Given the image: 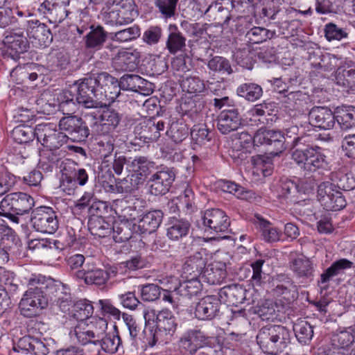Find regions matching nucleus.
Masks as SVG:
<instances>
[{
    "label": "nucleus",
    "instance_id": "56",
    "mask_svg": "<svg viewBox=\"0 0 355 355\" xmlns=\"http://www.w3.org/2000/svg\"><path fill=\"white\" fill-rule=\"evenodd\" d=\"M141 298L144 302H155L161 296L162 288L155 284H141L138 286Z\"/></svg>",
    "mask_w": 355,
    "mask_h": 355
},
{
    "label": "nucleus",
    "instance_id": "14",
    "mask_svg": "<svg viewBox=\"0 0 355 355\" xmlns=\"http://www.w3.org/2000/svg\"><path fill=\"white\" fill-rule=\"evenodd\" d=\"M243 121L239 109L236 106H228V108H224L218 115L216 125L221 134L227 135L239 130Z\"/></svg>",
    "mask_w": 355,
    "mask_h": 355
},
{
    "label": "nucleus",
    "instance_id": "5",
    "mask_svg": "<svg viewBox=\"0 0 355 355\" xmlns=\"http://www.w3.org/2000/svg\"><path fill=\"white\" fill-rule=\"evenodd\" d=\"M53 123H42L36 125V139L44 148L57 150L66 144L69 136Z\"/></svg>",
    "mask_w": 355,
    "mask_h": 355
},
{
    "label": "nucleus",
    "instance_id": "7",
    "mask_svg": "<svg viewBox=\"0 0 355 355\" xmlns=\"http://www.w3.org/2000/svg\"><path fill=\"white\" fill-rule=\"evenodd\" d=\"M62 186L76 188L85 186L89 180L90 168L81 167L76 162L67 159L62 162Z\"/></svg>",
    "mask_w": 355,
    "mask_h": 355
},
{
    "label": "nucleus",
    "instance_id": "31",
    "mask_svg": "<svg viewBox=\"0 0 355 355\" xmlns=\"http://www.w3.org/2000/svg\"><path fill=\"white\" fill-rule=\"evenodd\" d=\"M227 277L226 265L216 262L205 266L200 279L211 285L220 284Z\"/></svg>",
    "mask_w": 355,
    "mask_h": 355
},
{
    "label": "nucleus",
    "instance_id": "26",
    "mask_svg": "<svg viewBox=\"0 0 355 355\" xmlns=\"http://www.w3.org/2000/svg\"><path fill=\"white\" fill-rule=\"evenodd\" d=\"M110 35L101 25H96L87 32L83 37V42L85 49L97 51L102 49Z\"/></svg>",
    "mask_w": 355,
    "mask_h": 355
},
{
    "label": "nucleus",
    "instance_id": "47",
    "mask_svg": "<svg viewBox=\"0 0 355 355\" xmlns=\"http://www.w3.org/2000/svg\"><path fill=\"white\" fill-rule=\"evenodd\" d=\"M121 116L114 110H104L101 115V132H110L119 125Z\"/></svg>",
    "mask_w": 355,
    "mask_h": 355
},
{
    "label": "nucleus",
    "instance_id": "24",
    "mask_svg": "<svg viewBox=\"0 0 355 355\" xmlns=\"http://www.w3.org/2000/svg\"><path fill=\"white\" fill-rule=\"evenodd\" d=\"M276 281L277 284L272 289L274 295L282 296L288 302H293L298 297V287L287 275H279Z\"/></svg>",
    "mask_w": 355,
    "mask_h": 355
},
{
    "label": "nucleus",
    "instance_id": "62",
    "mask_svg": "<svg viewBox=\"0 0 355 355\" xmlns=\"http://www.w3.org/2000/svg\"><path fill=\"white\" fill-rule=\"evenodd\" d=\"M76 30L80 35H84L96 25L92 23V17L87 9L81 10L76 16Z\"/></svg>",
    "mask_w": 355,
    "mask_h": 355
},
{
    "label": "nucleus",
    "instance_id": "38",
    "mask_svg": "<svg viewBox=\"0 0 355 355\" xmlns=\"http://www.w3.org/2000/svg\"><path fill=\"white\" fill-rule=\"evenodd\" d=\"M201 281L198 277H189L187 281L180 284L178 287H175L173 292L188 298L196 296L202 289Z\"/></svg>",
    "mask_w": 355,
    "mask_h": 355
},
{
    "label": "nucleus",
    "instance_id": "64",
    "mask_svg": "<svg viewBox=\"0 0 355 355\" xmlns=\"http://www.w3.org/2000/svg\"><path fill=\"white\" fill-rule=\"evenodd\" d=\"M181 85L183 91L193 94L202 92L205 88L204 82L196 76L186 78L182 80Z\"/></svg>",
    "mask_w": 355,
    "mask_h": 355
},
{
    "label": "nucleus",
    "instance_id": "48",
    "mask_svg": "<svg viewBox=\"0 0 355 355\" xmlns=\"http://www.w3.org/2000/svg\"><path fill=\"white\" fill-rule=\"evenodd\" d=\"M236 92L239 96L252 102L259 99L263 94L261 87L252 83L241 84L237 87Z\"/></svg>",
    "mask_w": 355,
    "mask_h": 355
},
{
    "label": "nucleus",
    "instance_id": "45",
    "mask_svg": "<svg viewBox=\"0 0 355 355\" xmlns=\"http://www.w3.org/2000/svg\"><path fill=\"white\" fill-rule=\"evenodd\" d=\"M71 336L74 335L80 344L85 345L93 344L97 345L98 342L96 341L92 331L87 326V322H78L73 331L70 332Z\"/></svg>",
    "mask_w": 355,
    "mask_h": 355
},
{
    "label": "nucleus",
    "instance_id": "21",
    "mask_svg": "<svg viewBox=\"0 0 355 355\" xmlns=\"http://www.w3.org/2000/svg\"><path fill=\"white\" fill-rule=\"evenodd\" d=\"M26 34L33 40V43L40 46H47L53 40L50 28L39 20L31 19L27 21Z\"/></svg>",
    "mask_w": 355,
    "mask_h": 355
},
{
    "label": "nucleus",
    "instance_id": "55",
    "mask_svg": "<svg viewBox=\"0 0 355 355\" xmlns=\"http://www.w3.org/2000/svg\"><path fill=\"white\" fill-rule=\"evenodd\" d=\"M179 0H154V5L162 18L168 19L175 15Z\"/></svg>",
    "mask_w": 355,
    "mask_h": 355
},
{
    "label": "nucleus",
    "instance_id": "43",
    "mask_svg": "<svg viewBox=\"0 0 355 355\" xmlns=\"http://www.w3.org/2000/svg\"><path fill=\"white\" fill-rule=\"evenodd\" d=\"M353 262L347 259H340L334 261L321 275L319 284H326L330 279L342 272L343 270L353 266Z\"/></svg>",
    "mask_w": 355,
    "mask_h": 355
},
{
    "label": "nucleus",
    "instance_id": "42",
    "mask_svg": "<svg viewBox=\"0 0 355 355\" xmlns=\"http://www.w3.org/2000/svg\"><path fill=\"white\" fill-rule=\"evenodd\" d=\"M94 312V307L91 302L87 300H80L75 302L69 313L78 322H87Z\"/></svg>",
    "mask_w": 355,
    "mask_h": 355
},
{
    "label": "nucleus",
    "instance_id": "23",
    "mask_svg": "<svg viewBox=\"0 0 355 355\" xmlns=\"http://www.w3.org/2000/svg\"><path fill=\"white\" fill-rule=\"evenodd\" d=\"M253 224L261 239L266 243H275L280 240L282 230L261 215L255 214Z\"/></svg>",
    "mask_w": 355,
    "mask_h": 355
},
{
    "label": "nucleus",
    "instance_id": "18",
    "mask_svg": "<svg viewBox=\"0 0 355 355\" xmlns=\"http://www.w3.org/2000/svg\"><path fill=\"white\" fill-rule=\"evenodd\" d=\"M220 305L219 296L207 295L196 304L194 315L200 320H211L219 315Z\"/></svg>",
    "mask_w": 355,
    "mask_h": 355
},
{
    "label": "nucleus",
    "instance_id": "29",
    "mask_svg": "<svg viewBox=\"0 0 355 355\" xmlns=\"http://www.w3.org/2000/svg\"><path fill=\"white\" fill-rule=\"evenodd\" d=\"M191 224L186 218H170L166 229V236L172 241H178L186 238L190 232Z\"/></svg>",
    "mask_w": 355,
    "mask_h": 355
},
{
    "label": "nucleus",
    "instance_id": "51",
    "mask_svg": "<svg viewBox=\"0 0 355 355\" xmlns=\"http://www.w3.org/2000/svg\"><path fill=\"white\" fill-rule=\"evenodd\" d=\"M293 331L297 340L304 345L309 343L313 336V327L305 320H300L295 323Z\"/></svg>",
    "mask_w": 355,
    "mask_h": 355
},
{
    "label": "nucleus",
    "instance_id": "10",
    "mask_svg": "<svg viewBox=\"0 0 355 355\" xmlns=\"http://www.w3.org/2000/svg\"><path fill=\"white\" fill-rule=\"evenodd\" d=\"M48 299L42 291L26 290L19 302V310L22 315L32 318L46 308Z\"/></svg>",
    "mask_w": 355,
    "mask_h": 355
},
{
    "label": "nucleus",
    "instance_id": "63",
    "mask_svg": "<svg viewBox=\"0 0 355 355\" xmlns=\"http://www.w3.org/2000/svg\"><path fill=\"white\" fill-rule=\"evenodd\" d=\"M329 198H327L322 206L327 211H336L345 207L347 202L341 192H335Z\"/></svg>",
    "mask_w": 355,
    "mask_h": 355
},
{
    "label": "nucleus",
    "instance_id": "58",
    "mask_svg": "<svg viewBox=\"0 0 355 355\" xmlns=\"http://www.w3.org/2000/svg\"><path fill=\"white\" fill-rule=\"evenodd\" d=\"M55 150H47L41 153L39 160V167L46 172L52 171L54 166L60 160L58 154Z\"/></svg>",
    "mask_w": 355,
    "mask_h": 355
},
{
    "label": "nucleus",
    "instance_id": "54",
    "mask_svg": "<svg viewBox=\"0 0 355 355\" xmlns=\"http://www.w3.org/2000/svg\"><path fill=\"white\" fill-rule=\"evenodd\" d=\"M273 33L262 27H253L249 30L245 35V40L250 44H260L270 39Z\"/></svg>",
    "mask_w": 355,
    "mask_h": 355
},
{
    "label": "nucleus",
    "instance_id": "35",
    "mask_svg": "<svg viewBox=\"0 0 355 355\" xmlns=\"http://www.w3.org/2000/svg\"><path fill=\"white\" fill-rule=\"evenodd\" d=\"M137 128H139L140 137L150 141H157L161 136V131L165 128V123L162 121L155 122V120H148L140 123Z\"/></svg>",
    "mask_w": 355,
    "mask_h": 355
},
{
    "label": "nucleus",
    "instance_id": "20",
    "mask_svg": "<svg viewBox=\"0 0 355 355\" xmlns=\"http://www.w3.org/2000/svg\"><path fill=\"white\" fill-rule=\"evenodd\" d=\"M309 123L320 129L331 130L336 123L335 111L327 107L315 106L309 113Z\"/></svg>",
    "mask_w": 355,
    "mask_h": 355
},
{
    "label": "nucleus",
    "instance_id": "27",
    "mask_svg": "<svg viewBox=\"0 0 355 355\" xmlns=\"http://www.w3.org/2000/svg\"><path fill=\"white\" fill-rule=\"evenodd\" d=\"M206 260L205 254L200 252H196L192 256L189 257L182 266L184 277L186 279L189 277L200 278L205 268Z\"/></svg>",
    "mask_w": 355,
    "mask_h": 355
},
{
    "label": "nucleus",
    "instance_id": "49",
    "mask_svg": "<svg viewBox=\"0 0 355 355\" xmlns=\"http://www.w3.org/2000/svg\"><path fill=\"white\" fill-rule=\"evenodd\" d=\"M11 137L18 144H27L36 137V127L21 125L15 127L11 132Z\"/></svg>",
    "mask_w": 355,
    "mask_h": 355
},
{
    "label": "nucleus",
    "instance_id": "11",
    "mask_svg": "<svg viewBox=\"0 0 355 355\" xmlns=\"http://www.w3.org/2000/svg\"><path fill=\"white\" fill-rule=\"evenodd\" d=\"M99 94L98 99L101 103L99 107L103 105H110L119 96L121 87L117 78L113 77L107 72L98 73Z\"/></svg>",
    "mask_w": 355,
    "mask_h": 355
},
{
    "label": "nucleus",
    "instance_id": "3",
    "mask_svg": "<svg viewBox=\"0 0 355 355\" xmlns=\"http://www.w3.org/2000/svg\"><path fill=\"white\" fill-rule=\"evenodd\" d=\"M120 266L108 265L105 269L98 267H87L86 269L78 270L76 272L75 276L78 279H82L87 285H95L98 287L107 288H113L117 283L123 281H111L117 277L119 273Z\"/></svg>",
    "mask_w": 355,
    "mask_h": 355
},
{
    "label": "nucleus",
    "instance_id": "53",
    "mask_svg": "<svg viewBox=\"0 0 355 355\" xmlns=\"http://www.w3.org/2000/svg\"><path fill=\"white\" fill-rule=\"evenodd\" d=\"M146 80L139 75L125 74L119 80L121 89L123 90L137 92L141 89Z\"/></svg>",
    "mask_w": 355,
    "mask_h": 355
},
{
    "label": "nucleus",
    "instance_id": "1",
    "mask_svg": "<svg viewBox=\"0 0 355 355\" xmlns=\"http://www.w3.org/2000/svg\"><path fill=\"white\" fill-rule=\"evenodd\" d=\"M146 324H155V330L153 336L151 346L157 343H166L175 334L177 328L175 318L167 309L157 312L155 309H148L144 311Z\"/></svg>",
    "mask_w": 355,
    "mask_h": 355
},
{
    "label": "nucleus",
    "instance_id": "25",
    "mask_svg": "<svg viewBox=\"0 0 355 355\" xmlns=\"http://www.w3.org/2000/svg\"><path fill=\"white\" fill-rule=\"evenodd\" d=\"M314 187V182H311L306 185L304 181H301L300 184H297L293 180H282L280 184L279 197L289 200L292 202L297 201V194L300 193H306L312 191Z\"/></svg>",
    "mask_w": 355,
    "mask_h": 355
},
{
    "label": "nucleus",
    "instance_id": "36",
    "mask_svg": "<svg viewBox=\"0 0 355 355\" xmlns=\"http://www.w3.org/2000/svg\"><path fill=\"white\" fill-rule=\"evenodd\" d=\"M336 121L342 130H347L355 128V107L341 105L335 109Z\"/></svg>",
    "mask_w": 355,
    "mask_h": 355
},
{
    "label": "nucleus",
    "instance_id": "9",
    "mask_svg": "<svg viewBox=\"0 0 355 355\" xmlns=\"http://www.w3.org/2000/svg\"><path fill=\"white\" fill-rule=\"evenodd\" d=\"M201 221L205 232L218 235L227 233L230 225L228 216L220 209H207L202 213Z\"/></svg>",
    "mask_w": 355,
    "mask_h": 355
},
{
    "label": "nucleus",
    "instance_id": "8",
    "mask_svg": "<svg viewBox=\"0 0 355 355\" xmlns=\"http://www.w3.org/2000/svg\"><path fill=\"white\" fill-rule=\"evenodd\" d=\"M31 223L37 232L53 234L59 227L56 212L50 207L41 206L32 211Z\"/></svg>",
    "mask_w": 355,
    "mask_h": 355
},
{
    "label": "nucleus",
    "instance_id": "59",
    "mask_svg": "<svg viewBox=\"0 0 355 355\" xmlns=\"http://www.w3.org/2000/svg\"><path fill=\"white\" fill-rule=\"evenodd\" d=\"M355 335L352 327L347 329L340 331L331 337V342L338 347L348 349V347L354 343Z\"/></svg>",
    "mask_w": 355,
    "mask_h": 355
},
{
    "label": "nucleus",
    "instance_id": "13",
    "mask_svg": "<svg viewBox=\"0 0 355 355\" xmlns=\"http://www.w3.org/2000/svg\"><path fill=\"white\" fill-rule=\"evenodd\" d=\"M70 0H45L42 3L37 11L46 17L51 24H59L63 21L71 13Z\"/></svg>",
    "mask_w": 355,
    "mask_h": 355
},
{
    "label": "nucleus",
    "instance_id": "2",
    "mask_svg": "<svg viewBox=\"0 0 355 355\" xmlns=\"http://www.w3.org/2000/svg\"><path fill=\"white\" fill-rule=\"evenodd\" d=\"M257 342L264 353L277 354L291 342V332L282 325H266L257 335Z\"/></svg>",
    "mask_w": 355,
    "mask_h": 355
},
{
    "label": "nucleus",
    "instance_id": "37",
    "mask_svg": "<svg viewBox=\"0 0 355 355\" xmlns=\"http://www.w3.org/2000/svg\"><path fill=\"white\" fill-rule=\"evenodd\" d=\"M11 234V229L0 224V259L3 262L9 260V254L17 243Z\"/></svg>",
    "mask_w": 355,
    "mask_h": 355
},
{
    "label": "nucleus",
    "instance_id": "16",
    "mask_svg": "<svg viewBox=\"0 0 355 355\" xmlns=\"http://www.w3.org/2000/svg\"><path fill=\"white\" fill-rule=\"evenodd\" d=\"M175 173L173 168L162 167L149 179L150 191L153 195H164L168 192L174 180Z\"/></svg>",
    "mask_w": 355,
    "mask_h": 355
},
{
    "label": "nucleus",
    "instance_id": "61",
    "mask_svg": "<svg viewBox=\"0 0 355 355\" xmlns=\"http://www.w3.org/2000/svg\"><path fill=\"white\" fill-rule=\"evenodd\" d=\"M207 67L211 71L222 74H231L233 72L230 61L221 56H214L209 60Z\"/></svg>",
    "mask_w": 355,
    "mask_h": 355
},
{
    "label": "nucleus",
    "instance_id": "50",
    "mask_svg": "<svg viewBox=\"0 0 355 355\" xmlns=\"http://www.w3.org/2000/svg\"><path fill=\"white\" fill-rule=\"evenodd\" d=\"M189 133L187 125L182 120L172 122L166 131L167 135L177 144L181 143L187 139Z\"/></svg>",
    "mask_w": 355,
    "mask_h": 355
},
{
    "label": "nucleus",
    "instance_id": "41",
    "mask_svg": "<svg viewBox=\"0 0 355 355\" xmlns=\"http://www.w3.org/2000/svg\"><path fill=\"white\" fill-rule=\"evenodd\" d=\"M88 230L92 235L104 238L112 233V225L103 216H92L88 221Z\"/></svg>",
    "mask_w": 355,
    "mask_h": 355
},
{
    "label": "nucleus",
    "instance_id": "6",
    "mask_svg": "<svg viewBox=\"0 0 355 355\" xmlns=\"http://www.w3.org/2000/svg\"><path fill=\"white\" fill-rule=\"evenodd\" d=\"M79 103L86 108L98 107L101 105L98 99L99 94L98 78L89 76L77 81L73 85Z\"/></svg>",
    "mask_w": 355,
    "mask_h": 355
},
{
    "label": "nucleus",
    "instance_id": "17",
    "mask_svg": "<svg viewBox=\"0 0 355 355\" xmlns=\"http://www.w3.org/2000/svg\"><path fill=\"white\" fill-rule=\"evenodd\" d=\"M209 337L198 327L186 330L178 340L179 347L188 353L195 354L200 345L207 344Z\"/></svg>",
    "mask_w": 355,
    "mask_h": 355
},
{
    "label": "nucleus",
    "instance_id": "33",
    "mask_svg": "<svg viewBox=\"0 0 355 355\" xmlns=\"http://www.w3.org/2000/svg\"><path fill=\"white\" fill-rule=\"evenodd\" d=\"M219 297L221 299L225 297L226 302L237 306L247 299L246 289L239 284H231L224 286L219 291Z\"/></svg>",
    "mask_w": 355,
    "mask_h": 355
},
{
    "label": "nucleus",
    "instance_id": "52",
    "mask_svg": "<svg viewBox=\"0 0 355 355\" xmlns=\"http://www.w3.org/2000/svg\"><path fill=\"white\" fill-rule=\"evenodd\" d=\"M121 344V340L116 331L113 333H105L96 346H99L107 353L114 354L118 351Z\"/></svg>",
    "mask_w": 355,
    "mask_h": 355
},
{
    "label": "nucleus",
    "instance_id": "46",
    "mask_svg": "<svg viewBox=\"0 0 355 355\" xmlns=\"http://www.w3.org/2000/svg\"><path fill=\"white\" fill-rule=\"evenodd\" d=\"M102 134L99 135L97 139L96 145L98 148L99 153L101 157H103V162H108L107 159L112 153L114 149L115 138L109 132H101Z\"/></svg>",
    "mask_w": 355,
    "mask_h": 355
},
{
    "label": "nucleus",
    "instance_id": "4",
    "mask_svg": "<svg viewBox=\"0 0 355 355\" xmlns=\"http://www.w3.org/2000/svg\"><path fill=\"white\" fill-rule=\"evenodd\" d=\"M326 156L318 146L297 147L292 153V159L298 166L309 172H315L327 166Z\"/></svg>",
    "mask_w": 355,
    "mask_h": 355
},
{
    "label": "nucleus",
    "instance_id": "30",
    "mask_svg": "<svg viewBox=\"0 0 355 355\" xmlns=\"http://www.w3.org/2000/svg\"><path fill=\"white\" fill-rule=\"evenodd\" d=\"M164 214L161 210H153L144 214L138 220L140 234H152L160 226Z\"/></svg>",
    "mask_w": 355,
    "mask_h": 355
},
{
    "label": "nucleus",
    "instance_id": "32",
    "mask_svg": "<svg viewBox=\"0 0 355 355\" xmlns=\"http://www.w3.org/2000/svg\"><path fill=\"white\" fill-rule=\"evenodd\" d=\"M291 270L297 278L312 280L315 267L313 261L308 257L302 256L294 259L291 263Z\"/></svg>",
    "mask_w": 355,
    "mask_h": 355
},
{
    "label": "nucleus",
    "instance_id": "39",
    "mask_svg": "<svg viewBox=\"0 0 355 355\" xmlns=\"http://www.w3.org/2000/svg\"><path fill=\"white\" fill-rule=\"evenodd\" d=\"M58 101L60 109L64 112H74L78 104H80L73 86L60 92L58 96Z\"/></svg>",
    "mask_w": 355,
    "mask_h": 355
},
{
    "label": "nucleus",
    "instance_id": "12",
    "mask_svg": "<svg viewBox=\"0 0 355 355\" xmlns=\"http://www.w3.org/2000/svg\"><path fill=\"white\" fill-rule=\"evenodd\" d=\"M59 127L67 132L69 139L70 138L74 142L86 141L90 134L86 122L81 117L75 115L62 117L59 121Z\"/></svg>",
    "mask_w": 355,
    "mask_h": 355
},
{
    "label": "nucleus",
    "instance_id": "34",
    "mask_svg": "<svg viewBox=\"0 0 355 355\" xmlns=\"http://www.w3.org/2000/svg\"><path fill=\"white\" fill-rule=\"evenodd\" d=\"M168 29L166 49L173 55L184 51L186 48V37L175 24H169Z\"/></svg>",
    "mask_w": 355,
    "mask_h": 355
},
{
    "label": "nucleus",
    "instance_id": "15",
    "mask_svg": "<svg viewBox=\"0 0 355 355\" xmlns=\"http://www.w3.org/2000/svg\"><path fill=\"white\" fill-rule=\"evenodd\" d=\"M156 168L155 163L147 157H136L127 165V170L131 173L132 185L137 186L143 184L146 177Z\"/></svg>",
    "mask_w": 355,
    "mask_h": 355
},
{
    "label": "nucleus",
    "instance_id": "19",
    "mask_svg": "<svg viewBox=\"0 0 355 355\" xmlns=\"http://www.w3.org/2000/svg\"><path fill=\"white\" fill-rule=\"evenodd\" d=\"M140 57L137 49H121L112 58V65L117 71H132L137 67Z\"/></svg>",
    "mask_w": 355,
    "mask_h": 355
},
{
    "label": "nucleus",
    "instance_id": "44",
    "mask_svg": "<svg viewBox=\"0 0 355 355\" xmlns=\"http://www.w3.org/2000/svg\"><path fill=\"white\" fill-rule=\"evenodd\" d=\"M335 83L347 91L355 90V69L338 68L335 75Z\"/></svg>",
    "mask_w": 355,
    "mask_h": 355
},
{
    "label": "nucleus",
    "instance_id": "28",
    "mask_svg": "<svg viewBox=\"0 0 355 355\" xmlns=\"http://www.w3.org/2000/svg\"><path fill=\"white\" fill-rule=\"evenodd\" d=\"M17 347L21 352L33 355H46L49 353V345L44 341L30 336L21 338L14 349L17 350Z\"/></svg>",
    "mask_w": 355,
    "mask_h": 355
},
{
    "label": "nucleus",
    "instance_id": "57",
    "mask_svg": "<svg viewBox=\"0 0 355 355\" xmlns=\"http://www.w3.org/2000/svg\"><path fill=\"white\" fill-rule=\"evenodd\" d=\"M140 35V28L138 26L134 25L129 28L119 31L116 33H111L110 39L119 42H125L137 39Z\"/></svg>",
    "mask_w": 355,
    "mask_h": 355
},
{
    "label": "nucleus",
    "instance_id": "22",
    "mask_svg": "<svg viewBox=\"0 0 355 355\" xmlns=\"http://www.w3.org/2000/svg\"><path fill=\"white\" fill-rule=\"evenodd\" d=\"M3 43L16 55L24 53L29 49V42L21 28H13L5 31Z\"/></svg>",
    "mask_w": 355,
    "mask_h": 355
},
{
    "label": "nucleus",
    "instance_id": "40",
    "mask_svg": "<svg viewBox=\"0 0 355 355\" xmlns=\"http://www.w3.org/2000/svg\"><path fill=\"white\" fill-rule=\"evenodd\" d=\"M13 201L12 205H14L15 214L24 215L28 213L35 205V200L29 194L23 192L12 193Z\"/></svg>",
    "mask_w": 355,
    "mask_h": 355
},
{
    "label": "nucleus",
    "instance_id": "60",
    "mask_svg": "<svg viewBox=\"0 0 355 355\" xmlns=\"http://www.w3.org/2000/svg\"><path fill=\"white\" fill-rule=\"evenodd\" d=\"M87 326L92 331L96 341L99 343L107 329V322L103 318L93 317L87 321Z\"/></svg>",
    "mask_w": 355,
    "mask_h": 355
}]
</instances>
